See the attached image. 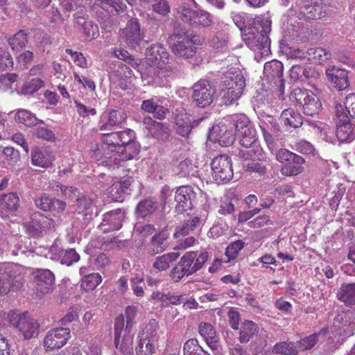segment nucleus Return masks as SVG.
Here are the masks:
<instances>
[{"label": "nucleus", "mask_w": 355, "mask_h": 355, "mask_svg": "<svg viewBox=\"0 0 355 355\" xmlns=\"http://www.w3.org/2000/svg\"><path fill=\"white\" fill-rule=\"evenodd\" d=\"M187 269L180 259L178 263L172 268L170 272L169 276L174 282H180L184 276H189Z\"/></svg>", "instance_id": "864d4df0"}, {"label": "nucleus", "mask_w": 355, "mask_h": 355, "mask_svg": "<svg viewBox=\"0 0 355 355\" xmlns=\"http://www.w3.org/2000/svg\"><path fill=\"white\" fill-rule=\"evenodd\" d=\"M290 99L300 105L303 113L308 116L316 115L322 110V103L319 98L313 92L307 89H294L291 93Z\"/></svg>", "instance_id": "7ed1b4c3"}, {"label": "nucleus", "mask_w": 355, "mask_h": 355, "mask_svg": "<svg viewBox=\"0 0 355 355\" xmlns=\"http://www.w3.org/2000/svg\"><path fill=\"white\" fill-rule=\"evenodd\" d=\"M300 12L309 19H320L325 16L324 6L322 0H303Z\"/></svg>", "instance_id": "f3484780"}, {"label": "nucleus", "mask_w": 355, "mask_h": 355, "mask_svg": "<svg viewBox=\"0 0 355 355\" xmlns=\"http://www.w3.org/2000/svg\"><path fill=\"white\" fill-rule=\"evenodd\" d=\"M66 53L71 55L74 64L81 68H87V62L84 55L80 52L73 51L72 49H67Z\"/></svg>", "instance_id": "680f3d73"}, {"label": "nucleus", "mask_w": 355, "mask_h": 355, "mask_svg": "<svg viewBox=\"0 0 355 355\" xmlns=\"http://www.w3.org/2000/svg\"><path fill=\"white\" fill-rule=\"evenodd\" d=\"M124 328V317L119 315L114 322V345L123 355H133L134 334Z\"/></svg>", "instance_id": "20e7f679"}, {"label": "nucleus", "mask_w": 355, "mask_h": 355, "mask_svg": "<svg viewBox=\"0 0 355 355\" xmlns=\"http://www.w3.org/2000/svg\"><path fill=\"white\" fill-rule=\"evenodd\" d=\"M270 40L268 35L257 32V37L254 41V51H258L261 55L268 54L270 50Z\"/></svg>", "instance_id": "37998d69"}, {"label": "nucleus", "mask_w": 355, "mask_h": 355, "mask_svg": "<svg viewBox=\"0 0 355 355\" xmlns=\"http://www.w3.org/2000/svg\"><path fill=\"white\" fill-rule=\"evenodd\" d=\"M143 123L153 137L161 140L168 138V128L163 123L156 121L150 116L144 117Z\"/></svg>", "instance_id": "393cba45"}, {"label": "nucleus", "mask_w": 355, "mask_h": 355, "mask_svg": "<svg viewBox=\"0 0 355 355\" xmlns=\"http://www.w3.org/2000/svg\"><path fill=\"white\" fill-rule=\"evenodd\" d=\"M245 87V81L243 76H225L220 92L225 104L230 105L237 101L243 94Z\"/></svg>", "instance_id": "39448f33"}, {"label": "nucleus", "mask_w": 355, "mask_h": 355, "mask_svg": "<svg viewBox=\"0 0 355 355\" xmlns=\"http://www.w3.org/2000/svg\"><path fill=\"white\" fill-rule=\"evenodd\" d=\"M80 31L82 32L86 40H92L98 35V26L93 24L92 21L86 23L85 26L80 29Z\"/></svg>", "instance_id": "bf43d9fd"}, {"label": "nucleus", "mask_w": 355, "mask_h": 355, "mask_svg": "<svg viewBox=\"0 0 355 355\" xmlns=\"http://www.w3.org/2000/svg\"><path fill=\"white\" fill-rule=\"evenodd\" d=\"M19 197L15 193L0 196V207L6 211H15L19 206Z\"/></svg>", "instance_id": "a19ab883"}, {"label": "nucleus", "mask_w": 355, "mask_h": 355, "mask_svg": "<svg viewBox=\"0 0 355 355\" xmlns=\"http://www.w3.org/2000/svg\"><path fill=\"white\" fill-rule=\"evenodd\" d=\"M234 125L236 134L244 131L245 128H252L250 125V121L245 114L237 115L234 119Z\"/></svg>", "instance_id": "0e129e2a"}, {"label": "nucleus", "mask_w": 355, "mask_h": 355, "mask_svg": "<svg viewBox=\"0 0 355 355\" xmlns=\"http://www.w3.org/2000/svg\"><path fill=\"white\" fill-rule=\"evenodd\" d=\"M44 85V82L41 78H32L23 85L21 87V94L24 95L33 94L43 87Z\"/></svg>", "instance_id": "de8ad7c7"}, {"label": "nucleus", "mask_w": 355, "mask_h": 355, "mask_svg": "<svg viewBox=\"0 0 355 355\" xmlns=\"http://www.w3.org/2000/svg\"><path fill=\"white\" fill-rule=\"evenodd\" d=\"M157 209V202L152 198L144 199L137 206L136 214L138 217L144 218L153 214Z\"/></svg>", "instance_id": "4c0bfd02"}, {"label": "nucleus", "mask_w": 355, "mask_h": 355, "mask_svg": "<svg viewBox=\"0 0 355 355\" xmlns=\"http://www.w3.org/2000/svg\"><path fill=\"white\" fill-rule=\"evenodd\" d=\"M15 120L26 126L35 125L38 123L35 115L27 110H19L15 114Z\"/></svg>", "instance_id": "49530a36"}, {"label": "nucleus", "mask_w": 355, "mask_h": 355, "mask_svg": "<svg viewBox=\"0 0 355 355\" xmlns=\"http://www.w3.org/2000/svg\"><path fill=\"white\" fill-rule=\"evenodd\" d=\"M135 138V132L130 128L102 134V141L109 146V149L112 151L121 149V146L133 141Z\"/></svg>", "instance_id": "f8f14e48"}, {"label": "nucleus", "mask_w": 355, "mask_h": 355, "mask_svg": "<svg viewBox=\"0 0 355 355\" xmlns=\"http://www.w3.org/2000/svg\"><path fill=\"white\" fill-rule=\"evenodd\" d=\"M34 290L37 296H43L53 291L55 275L48 269H35L31 272Z\"/></svg>", "instance_id": "1a4fd4ad"}, {"label": "nucleus", "mask_w": 355, "mask_h": 355, "mask_svg": "<svg viewBox=\"0 0 355 355\" xmlns=\"http://www.w3.org/2000/svg\"><path fill=\"white\" fill-rule=\"evenodd\" d=\"M146 330H148V327L146 328ZM135 351L137 355H153L155 352L153 340L148 336H145V329L138 336V343Z\"/></svg>", "instance_id": "bb28decb"}, {"label": "nucleus", "mask_w": 355, "mask_h": 355, "mask_svg": "<svg viewBox=\"0 0 355 355\" xmlns=\"http://www.w3.org/2000/svg\"><path fill=\"white\" fill-rule=\"evenodd\" d=\"M199 333L212 349H217L218 344L216 340V331L211 324L207 322L200 324Z\"/></svg>", "instance_id": "c9c22d12"}, {"label": "nucleus", "mask_w": 355, "mask_h": 355, "mask_svg": "<svg viewBox=\"0 0 355 355\" xmlns=\"http://www.w3.org/2000/svg\"><path fill=\"white\" fill-rule=\"evenodd\" d=\"M318 342V334H311L302 338L299 341V347L302 350H308L313 347Z\"/></svg>", "instance_id": "774afa93"}, {"label": "nucleus", "mask_w": 355, "mask_h": 355, "mask_svg": "<svg viewBox=\"0 0 355 355\" xmlns=\"http://www.w3.org/2000/svg\"><path fill=\"white\" fill-rule=\"evenodd\" d=\"M272 224L270 216L266 214L259 216L248 223V227L253 229L262 228Z\"/></svg>", "instance_id": "13d9d810"}, {"label": "nucleus", "mask_w": 355, "mask_h": 355, "mask_svg": "<svg viewBox=\"0 0 355 355\" xmlns=\"http://www.w3.org/2000/svg\"><path fill=\"white\" fill-rule=\"evenodd\" d=\"M8 43L13 51H20L28 43L27 34L24 31L20 30L8 40Z\"/></svg>", "instance_id": "a18cd8bd"}, {"label": "nucleus", "mask_w": 355, "mask_h": 355, "mask_svg": "<svg viewBox=\"0 0 355 355\" xmlns=\"http://www.w3.org/2000/svg\"><path fill=\"white\" fill-rule=\"evenodd\" d=\"M10 325L17 328L25 339H30L38 335L39 324L26 313L11 311L8 315Z\"/></svg>", "instance_id": "423d86ee"}, {"label": "nucleus", "mask_w": 355, "mask_h": 355, "mask_svg": "<svg viewBox=\"0 0 355 355\" xmlns=\"http://www.w3.org/2000/svg\"><path fill=\"white\" fill-rule=\"evenodd\" d=\"M178 254L171 252L157 257L153 267L158 271H164L170 267V264L178 258Z\"/></svg>", "instance_id": "ea45409f"}, {"label": "nucleus", "mask_w": 355, "mask_h": 355, "mask_svg": "<svg viewBox=\"0 0 355 355\" xmlns=\"http://www.w3.org/2000/svg\"><path fill=\"white\" fill-rule=\"evenodd\" d=\"M336 135L342 142L351 141L355 138L354 127L350 121L337 122Z\"/></svg>", "instance_id": "cd10ccee"}, {"label": "nucleus", "mask_w": 355, "mask_h": 355, "mask_svg": "<svg viewBox=\"0 0 355 355\" xmlns=\"http://www.w3.org/2000/svg\"><path fill=\"white\" fill-rule=\"evenodd\" d=\"M146 58L148 62L157 68H164L167 71L173 72L170 66L165 67L170 60V54L164 45L156 43L146 49Z\"/></svg>", "instance_id": "ddd939ff"}, {"label": "nucleus", "mask_w": 355, "mask_h": 355, "mask_svg": "<svg viewBox=\"0 0 355 355\" xmlns=\"http://www.w3.org/2000/svg\"><path fill=\"white\" fill-rule=\"evenodd\" d=\"M200 223V218L197 216L186 220L181 227L176 229L174 236L178 238L193 232Z\"/></svg>", "instance_id": "79ce46f5"}, {"label": "nucleus", "mask_w": 355, "mask_h": 355, "mask_svg": "<svg viewBox=\"0 0 355 355\" xmlns=\"http://www.w3.org/2000/svg\"><path fill=\"white\" fill-rule=\"evenodd\" d=\"M168 40L173 54L186 59L193 57L197 53L196 46L202 45L204 41L200 35L184 28L175 29Z\"/></svg>", "instance_id": "f257e3e1"}, {"label": "nucleus", "mask_w": 355, "mask_h": 355, "mask_svg": "<svg viewBox=\"0 0 355 355\" xmlns=\"http://www.w3.org/2000/svg\"><path fill=\"white\" fill-rule=\"evenodd\" d=\"M55 200L44 193L35 201L37 206L44 211H51L55 206Z\"/></svg>", "instance_id": "052dcab7"}, {"label": "nucleus", "mask_w": 355, "mask_h": 355, "mask_svg": "<svg viewBox=\"0 0 355 355\" xmlns=\"http://www.w3.org/2000/svg\"><path fill=\"white\" fill-rule=\"evenodd\" d=\"M5 159L9 165L16 164L20 159V153L12 146H6L3 150Z\"/></svg>", "instance_id": "4d7b16f0"}, {"label": "nucleus", "mask_w": 355, "mask_h": 355, "mask_svg": "<svg viewBox=\"0 0 355 355\" xmlns=\"http://www.w3.org/2000/svg\"><path fill=\"white\" fill-rule=\"evenodd\" d=\"M259 331V327L252 320H245L242 322L239 331V340L241 343L249 342Z\"/></svg>", "instance_id": "2f4dec72"}, {"label": "nucleus", "mask_w": 355, "mask_h": 355, "mask_svg": "<svg viewBox=\"0 0 355 355\" xmlns=\"http://www.w3.org/2000/svg\"><path fill=\"white\" fill-rule=\"evenodd\" d=\"M335 114L337 118V122H343L350 121V112L349 109H346L345 106L340 103H336L335 105Z\"/></svg>", "instance_id": "69168bd1"}, {"label": "nucleus", "mask_w": 355, "mask_h": 355, "mask_svg": "<svg viewBox=\"0 0 355 355\" xmlns=\"http://www.w3.org/2000/svg\"><path fill=\"white\" fill-rule=\"evenodd\" d=\"M211 175L217 184L227 183L233 178L231 157L226 155L215 157L211 164Z\"/></svg>", "instance_id": "6e6552de"}, {"label": "nucleus", "mask_w": 355, "mask_h": 355, "mask_svg": "<svg viewBox=\"0 0 355 355\" xmlns=\"http://www.w3.org/2000/svg\"><path fill=\"white\" fill-rule=\"evenodd\" d=\"M279 120L284 125L291 128H299L303 124L301 114L293 109L284 110L280 116Z\"/></svg>", "instance_id": "c85d7f7f"}, {"label": "nucleus", "mask_w": 355, "mask_h": 355, "mask_svg": "<svg viewBox=\"0 0 355 355\" xmlns=\"http://www.w3.org/2000/svg\"><path fill=\"white\" fill-rule=\"evenodd\" d=\"M120 35L126 44L132 48L141 41L140 26L137 19H131L125 28L121 29Z\"/></svg>", "instance_id": "a211bd4d"}, {"label": "nucleus", "mask_w": 355, "mask_h": 355, "mask_svg": "<svg viewBox=\"0 0 355 355\" xmlns=\"http://www.w3.org/2000/svg\"><path fill=\"white\" fill-rule=\"evenodd\" d=\"M127 121L125 112L121 109L110 110L107 113L106 121H101L99 130L101 131L112 130L121 128Z\"/></svg>", "instance_id": "6ab92c4d"}, {"label": "nucleus", "mask_w": 355, "mask_h": 355, "mask_svg": "<svg viewBox=\"0 0 355 355\" xmlns=\"http://www.w3.org/2000/svg\"><path fill=\"white\" fill-rule=\"evenodd\" d=\"M209 259L207 251H188L180 260L185 266L189 274L193 275L200 270Z\"/></svg>", "instance_id": "2eb2a0df"}, {"label": "nucleus", "mask_w": 355, "mask_h": 355, "mask_svg": "<svg viewBox=\"0 0 355 355\" xmlns=\"http://www.w3.org/2000/svg\"><path fill=\"white\" fill-rule=\"evenodd\" d=\"M135 179L132 176H124L114 181L109 188V197L114 201L122 202L125 196L130 194Z\"/></svg>", "instance_id": "dca6fc26"}, {"label": "nucleus", "mask_w": 355, "mask_h": 355, "mask_svg": "<svg viewBox=\"0 0 355 355\" xmlns=\"http://www.w3.org/2000/svg\"><path fill=\"white\" fill-rule=\"evenodd\" d=\"M76 212L87 217L92 216L94 210H96V206L93 200L83 196L76 200Z\"/></svg>", "instance_id": "f704fd0d"}, {"label": "nucleus", "mask_w": 355, "mask_h": 355, "mask_svg": "<svg viewBox=\"0 0 355 355\" xmlns=\"http://www.w3.org/2000/svg\"><path fill=\"white\" fill-rule=\"evenodd\" d=\"M13 66L12 58L6 49L0 48V69H8Z\"/></svg>", "instance_id": "e2e57ef3"}, {"label": "nucleus", "mask_w": 355, "mask_h": 355, "mask_svg": "<svg viewBox=\"0 0 355 355\" xmlns=\"http://www.w3.org/2000/svg\"><path fill=\"white\" fill-rule=\"evenodd\" d=\"M184 355H210L199 345L197 339H189L184 345Z\"/></svg>", "instance_id": "c03bdc74"}, {"label": "nucleus", "mask_w": 355, "mask_h": 355, "mask_svg": "<svg viewBox=\"0 0 355 355\" xmlns=\"http://www.w3.org/2000/svg\"><path fill=\"white\" fill-rule=\"evenodd\" d=\"M180 19L185 24L195 28H207L211 25L212 17L204 10H194L185 6L179 8Z\"/></svg>", "instance_id": "0eeeda50"}, {"label": "nucleus", "mask_w": 355, "mask_h": 355, "mask_svg": "<svg viewBox=\"0 0 355 355\" xmlns=\"http://www.w3.org/2000/svg\"><path fill=\"white\" fill-rule=\"evenodd\" d=\"M215 89L207 80H200L193 86L192 98L199 107L209 106L214 100Z\"/></svg>", "instance_id": "9d476101"}, {"label": "nucleus", "mask_w": 355, "mask_h": 355, "mask_svg": "<svg viewBox=\"0 0 355 355\" xmlns=\"http://www.w3.org/2000/svg\"><path fill=\"white\" fill-rule=\"evenodd\" d=\"M274 351L277 354L285 355H297L298 350L293 343L282 342L274 346Z\"/></svg>", "instance_id": "3c124183"}, {"label": "nucleus", "mask_w": 355, "mask_h": 355, "mask_svg": "<svg viewBox=\"0 0 355 355\" xmlns=\"http://www.w3.org/2000/svg\"><path fill=\"white\" fill-rule=\"evenodd\" d=\"M306 54L309 60L320 64L326 62L331 57L329 51L321 47L310 48L307 50Z\"/></svg>", "instance_id": "72a5a7b5"}, {"label": "nucleus", "mask_w": 355, "mask_h": 355, "mask_svg": "<svg viewBox=\"0 0 355 355\" xmlns=\"http://www.w3.org/2000/svg\"><path fill=\"white\" fill-rule=\"evenodd\" d=\"M70 337L69 328H54L47 332L44 339V347L46 351L59 349L67 344Z\"/></svg>", "instance_id": "4468645a"}, {"label": "nucleus", "mask_w": 355, "mask_h": 355, "mask_svg": "<svg viewBox=\"0 0 355 355\" xmlns=\"http://www.w3.org/2000/svg\"><path fill=\"white\" fill-rule=\"evenodd\" d=\"M228 322L230 327L237 330L241 320V315L236 308L232 307L227 312Z\"/></svg>", "instance_id": "338daca9"}, {"label": "nucleus", "mask_w": 355, "mask_h": 355, "mask_svg": "<svg viewBox=\"0 0 355 355\" xmlns=\"http://www.w3.org/2000/svg\"><path fill=\"white\" fill-rule=\"evenodd\" d=\"M328 80L338 90H343L349 85L348 71L344 69L332 67L326 70Z\"/></svg>", "instance_id": "412c9836"}, {"label": "nucleus", "mask_w": 355, "mask_h": 355, "mask_svg": "<svg viewBox=\"0 0 355 355\" xmlns=\"http://www.w3.org/2000/svg\"><path fill=\"white\" fill-rule=\"evenodd\" d=\"M114 55L119 59L129 64L134 69H137L139 67L138 60L126 50L121 49H116L114 50Z\"/></svg>", "instance_id": "5fc2aeb1"}, {"label": "nucleus", "mask_w": 355, "mask_h": 355, "mask_svg": "<svg viewBox=\"0 0 355 355\" xmlns=\"http://www.w3.org/2000/svg\"><path fill=\"white\" fill-rule=\"evenodd\" d=\"M244 242L242 240H237L230 243L226 248L225 255L228 261L237 257L239 252L244 248Z\"/></svg>", "instance_id": "6e6d98bb"}, {"label": "nucleus", "mask_w": 355, "mask_h": 355, "mask_svg": "<svg viewBox=\"0 0 355 355\" xmlns=\"http://www.w3.org/2000/svg\"><path fill=\"white\" fill-rule=\"evenodd\" d=\"M337 298L347 306L355 304V283L342 284L338 291Z\"/></svg>", "instance_id": "c756f323"}, {"label": "nucleus", "mask_w": 355, "mask_h": 355, "mask_svg": "<svg viewBox=\"0 0 355 355\" xmlns=\"http://www.w3.org/2000/svg\"><path fill=\"white\" fill-rule=\"evenodd\" d=\"M15 266L10 263H0V294L8 293L12 288Z\"/></svg>", "instance_id": "b1692460"}, {"label": "nucleus", "mask_w": 355, "mask_h": 355, "mask_svg": "<svg viewBox=\"0 0 355 355\" xmlns=\"http://www.w3.org/2000/svg\"><path fill=\"white\" fill-rule=\"evenodd\" d=\"M102 282V277L99 273L93 272L83 277L80 282V288L83 291H94Z\"/></svg>", "instance_id": "58836bf2"}, {"label": "nucleus", "mask_w": 355, "mask_h": 355, "mask_svg": "<svg viewBox=\"0 0 355 355\" xmlns=\"http://www.w3.org/2000/svg\"><path fill=\"white\" fill-rule=\"evenodd\" d=\"M254 21L256 27L254 29H255L258 33L268 35L271 31L272 21L269 17L264 16L257 17Z\"/></svg>", "instance_id": "603ef678"}, {"label": "nucleus", "mask_w": 355, "mask_h": 355, "mask_svg": "<svg viewBox=\"0 0 355 355\" xmlns=\"http://www.w3.org/2000/svg\"><path fill=\"white\" fill-rule=\"evenodd\" d=\"M54 160L55 156L53 152L46 148L35 147L31 151V163L35 166L51 168Z\"/></svg>", "instance_id": "aec40b11"}, {"label": "nucleus", "mask_w": 355, "mask_h": 355, "mask_svg": "<svg viewBox=\"0 0 355 355\" xmlns=\"http://www.w3.org/2000/svg\"><path fill=\"white\" fill-rule=\"evenodd\" d=\"M27 234L32 237H40L53 227V220L40 212L33 213L31 220L25 224Z\"/></svg>", "instance_id": "9b49d317"}, {"label": "nucleus", "mask_w": 355, "mask_h": 355, "mask_svg": "<svg viewBox=\"0 0 355 355\" xmlns=\"http://www.w3.org/2000/svg\"><path fill=\"white\" fill-rule=\"evenodd\" d=\"M239 144L244 149L239 150L237 156L243 159H256L266 162L267 155L257 140V131L254 128H245L237 134Z\"/></svg>", "instance_id": "f03ea898"}, {"label": "nucleus", "mask_w": 355, "mask_h": 355, "mask_svg": "<svg viewBox=\"0 0 355 355\" xmlns=\"http://www.w3.org/2000/svg\"><path fill=\"white\" fill-rule=\"evenodd\" d=\"M304 162V159L302 156L296 154L293 157L291 161L286 162L284 165H282L280 171L283 175H297L303 171V164Z\"/></svg>", "instance_id": "a878e982"}, {"label": "nucleus", "mask_w": 355, "mask_h": 355, "mask_svg": "<svg viewBox=\"0 0 355 355\" xmlns=\"http://www.w3.org/2000/svg\"><path fill=\"white\" fill-rule=\"evenodd\" d=\"M284 66L278 60H272L267 62L264 64L263 74L270 80L273 81L275 84L279 83L280 87H284L283 79Z\"/></svg>", "instance_id": "4be33fe9"}, {"label": "nucleus", "mask_w": 355, "mask_h": 355, "mask_svg": "<svg viewBox=\"0 0 355 355\" xmlns=\"http://www.w3.org/2000/svg\"><path fill=\"white\" fill-rule=\"evenodd\" d=\"M195 199L196 193L191 186L179 187L175 191V200L178 207L184 211L192 207V201Z\"/></svg>", "instance_id": "5701e85b"}, {"label": "nucleus", "mask_w": 355, "mask_h": 355, "mask_svg": "<svg viewBox=\"0 0 355 355\" xmlns=\"http://www.w3.org/2000/svg\"><path fill=\"white\" fill-rule=\"evenodd\" d=\"M101 227H104L108 226L107 228H104L103 231H114L119 230L121 226V218L119 213L114 211L107 212L104 215Z\"/></svg>", "instance_id": "473e14b6"}, {"label": "nucleus", "mask_w": 355, "mask_h": 355, "mask_svg": "<svg viewBox=\"0 0 355 355\" xmlns=\"http://www.w3.org/2000/svg\"><path fill=\"white\" fill-rule=\"evenodd\" d=\"M168 238V234L164 231L155 234L149 244V253L155 255L164 251L166 248V241Z\"/></svg>", "instance_id": "7c9ffc66"}, {"label": "nucleus", "mask_w": 355, "mask_h": 355, "mask_svg": "<svg viewBox=\"0 0 355 355\" xmlns=\"http://www.w3.org/2000/svg\"><path fill=\"white\" fill-rule=\"evenodd\" d=\"M117 153H120L122 160L127 161L134 159L137 157L140 151L139 144L135 140L130 141L128 144L121 146V149H116Z\"/></svg>", "instance_id": "e433bc0d"}, {"label": "nucleus", "mask_w": 355, "mask_h": 355, "mask_svg": "<svg viewBox=\"0 0 355 355\" xmlns=\"http://www.w3.org/2000/svg\"><path fill=\"white\" fill-rule=\"evenodd\" d=\"M62 264L71 266L80 260V255L74 249L62 250L59 253Z\"/></svg>", "instance_id": "09e8293b"}, {"label": "nucleus", "mask_w": 355, "mask_h": 355, "mask_svg": "<svg viewBox=\"0 0 355 355\" xmlns=\"http://www.w3.org/2000/svg\"><path fill=\"white\" fill-rule=\"evenodd\" d=\"M138 312V309L135 306H128L125 309L124 328L125 330H131L135 324V318Z\"/></svg>", "instance_id": "8fccbe9b"}]
</instances>
